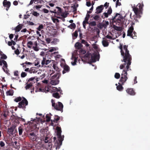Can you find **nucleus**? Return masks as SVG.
I'll return each mask as SVG.
<instances>
[{
    "instance_id": "3c124183",
    "label": "nucleus",
    "mask_w": 150,
    "mask_h": 150,
    "mask_svg": "<svg viewBox=\"0 0 150 150\" xmlns=\"http://www.w3.org/2000/svg\"><path fill=\"white\" fill-rule=\"evenodd\" d=\"M105 38L110 39H112V37L111 36L109 35H106V36L104 38H103V40L105 39Z\"/></svg>"
},
{
    "instance_id": "0eeeda50",
    "label": "nucleus",
    "mask_w": 150,
    "mask_h": 150,
    "mask_svg": "<svg viewBox=\"0 0 150 150\" xmlns=\"http://www.w3.org/2000/svg\"><path fill=\"white\" fill-rule=\"evenodd\" d=\"M91 59L89 60V62L91 63L95 62L96 61V60H98L99 59V55H97L96 53H93L91 54Z\"/></svg>"
},
{
    "instance_id": "4be33fe9",
    "label": "nucleus",
    "mask_w": 150,
    "mask_h": 150,
    "mask_svg": "<svg viewBox=\"0 0 150 150\" xmlns=\"http://www.w3.org/2000/svg\"><path fill=\"white\" fill-rule=\"evenodd\" d=\"M59 81L57 79L56 80H52L51 81V83L52 85H55L59 83Z\"/></svg>"
},
{
    "instance_id": "b1692460",
    "label": "nucleus",
    "mask_w": 150,
    "mask_h": 150,
    "mask_svg": "<svg viewBox=\"0 0 150 150\" xmlns=\"http://www.w3.org/2000/svg\"><path fill=\"white\" fill-rule=\"evenodd\" d=\"M52 67H53V69L56 71H57L58 72H59L60 71V69L57 66H56V64H54L53 65Z\"/></svg>"
},
{
    "instance_id": "052dcab7",
    "label": "nucleus",
    "mask_w": 150,
    "mask_h": 150,
    "mask_svg": "<svg viewBox=\"0 0 150 150\" xmlns=\"http://www.w3.org/2000/svg\"><path fill=\"white\" fill-rule=\"evenodd\" d=\"M10 127L13 130L16 129V126L15 125H12Z\"/></svg>"
},
{
    "instance_id": "ddd939ff",
    "label": "nucleus",
    "mask_w": 150,
    "mask_h": 150,
    "mask_svg": "<svg viewBox=\"0 0 150 150\" xmlns=\"http://www.w3.org/2000/svg\"><path fill=\"white\" fill-rule=\"evenodd\" d=\"M133 30H134V28L133 26H131V27H130L128 31H127V36H129L130 37L132 36V33L133 32Z\"/></svg>"
},
{
    "instance_id": "a18cd8bd",
    "label": "nucleus",
    "mask_w": 150,
    "mask_h": 150,
    "mask_svg": "<svg viewBox=\"0 0 150 150\" xmlns=\"http://www.w3.org/2000/svg\"><path fill=\"white\" fill-rule=\"evenodd\" d=\"M89 24L91 26H94L96 25V23L95 21H93L91 22Z\"/></svg>"
},
{
    "instance_id": "e2e57ef3",
    "label": "nucleus",
    "mask_w": 150,
    "mask_h": 150,
    "mask_svg": "<svg viewBox=\"0 0 150 150\" xmlns=\"http://www.w3.org/2000/svg\"><path fill=\"white\" fill-rule=\"evenodd\" d=\"M15 53L17 55H18L20 53V52L19 51V50L18 49H17L15 51Z\"/></svg>"
},
{
    "instance_id": "6e6d98bb",
    "label": "nucleus",
    "mask_w": 150,
    "mask_h": 150,
    "mask_svg": "<svg viewBox=\"0 0 150 150\" xmlns=\"http://www.w3.org/2000/svg\"><path fill=\"white\" fill-rule=\"evenodd\" d=\"M121 5V3L119 2V0H117L116 4V7H117V6H120Z\"/></svg>"
},
{
    "instance_id": "69168bd1",
    "label": "nucleus",
    "mask_w": 150,
    "mask_h": 150,
    "mask_svg": "<svg viewBox=\"0 0 150 150\" xmlns=\"http://www.w3.org/2000/svg\"><path fill=\"white\" fill-rule=\"evenodd\" d=\"M18 71H14V75L15 76H17L18 75Z\"/></svg>"
},
{
    "instance_id": "473e14b6",
    "label": "nucleus",
    "mask_w": 150,
    "mask_h": 150,
    "mask_svg": "<svg viewBox=\"0 0 150 150\" xmlns=\"http://www.w3.org/2000/svg\"><path fill=\"white\" fill-rule=\"evenodd\" d=\"M37 2V3H39L40 2V0H31L30 2L29 5H31L33 3L35 4H37V3H36Z\"/></svg>"
},
{
    "instance_id": "09e8293b",
    "label": "nucleus",
    "mask_w": 150,
    "mask_h": 150,
    "mask_svg": "<svg viewBox=\"0 0 150 150\" xmlns=\"http://www.w3.org/2000/svg\"><path fill=\"white\" fill-rule=\"evenodd\" d=\"M80 50L79 51V52L80 53H81L83 54H85L86 53V51L83 50L81 48L80 49H79Z\"/></svg>"
},
{
    "instance_id": "aec40b11",
    "label": "nucleus",
    "mask_w": 150,
    "mask_h": 150,
    "mask_svg": "<svg viewBox=\"0 0 150 150\" xmlns=\"http://www.w3.org/2000/svg\"><path fill=\"white\" fill-rule=\"evenodd\" d=\"M75 46L76 49H80L82 47L83 45L81 43L77 42L75 44Z\"/></svg>"
},
{
    "instance_id": "f704fd0d",
    "label": "nucleus",
    "mask_w": 150,
    "mask_h": 150,
    "mask_svg": "<svg viewBox=\"0 0 150 150\" xmlns=\"http://www.w3.org/2000/svg\"><path fill=\"white\" fill-rule=\"evenodd\" d=\"M22 100V98L21 97H18L14 99V100L16 102H18L19 101H21Z\"/></svg>"
},
{
    "instance_id": "cd10ccee",
    "label": "nucleus",
    "mask_w": 150,
    "mask_h": 150,
    "mask_svg": "<svg viewBox=\"0 0 150 150\" xmlns=\"http://www.w3.org/2000/svg\"><path fill=\"white\" fill-rule=\"evenodd\" d=\"M113 28L115 30L118 31H120L122 30V28L121 27H118L114 25Z\"/></svg>"
},
{
    "instance_id": "c9c22d12",
    "label": "nucleus",
    "mask_w": 150,
    "mask_h": 150,
    "mask_svg": "<svg viewBox=\"0 0 150 150\" xmlns=\"http://www.w3.org/2000/svg\"><path fill=\"white\" fill-rule=\"evenodd\" d=\"M103 15H104L101 16V17L103 18H108V16L109 14L107 13L104 12L103 13Z\"/></svg>"
},
{
    "instance_id": "4d7b16f0",
    "label": "nucleus",
    "mask_w": 150,
    "mask_h": 150,
    "mask_svg": "<svg viewBox=\"0 0 150 150\" xmlns=\"http://www.w3.org/2000/svg\"><path fill=\"white\" fill-rule=\"evenodd\" d=\"M45 58H43V60L42 61L41 64L42 65V66H43L45 63Z\"/></svg>"
},
{
    "instance_id": "20e7f679",
    "label": "nucleus",
    "mask_w": 150,
    "mask_h": 150,
    "mask_svg": "<svg viewBox=\"0 0 150 150\" xmlns=\"http://www.w3.org/2000/svg\"><path fill=\"white\" fill-rule=\"evenodd\" d=\"M51 102L52 103V106L55 109L57 110L60 111L62 112H63V105L62 103L58 102V104H55V103L54 102V100L53 99L51 100Z\"/></svg>"
},
{
    "instance_id": "c85d7f7f",
    "label": "nucleus",
    "mask_w": 150,
    "mask_h": 150,
    "mask_svg": "<svg viewBox=\"0 0 150 150\" xmlns=\"http://www.w3.org/2000/svg\"><path fill=\"white\" fill-rule=\"evenodd\" d=\"M26 86H25V88L26 90L30 88H31V87L33 86V83H26Z\"/></svg>"
},
{
    "instance_id": "58836bf2",
    "label": "nucleus",
    "mask_w": 150,
    "mask_h": 150,
    "mask_svg": "<svg viewBox=\"0 0 150 150\" xmlns=\"http://www.w3.org/2000/svg\"><path fill=\"white\" fill-rule=\"evenodd\" d=\"M120 74L118 73H116L115 75V77L116 79H118L120 77Z\"/></svg>"
},
{
    "instance_id": "c03bdc74",
    "label": "nucleus",
    "mask_w": 150,
    "mask_h": 150,
    "mask_svg": "<svg viewBox=\"0 0 150 150\" xmlns=\"http://www.w3.org/2000/svg\"><path fill=\"white\" fill-rule=\"evenodd\" d=\"M43 28V26L42 24L40 25L39 27L37 28V29L38 31H40L41 29Z\"/></svg>"
},
{
    "instance_id": "f03ea898",
    "label": "nucleus",
    "mask_w": 150,
    "mask_h": 150,
    "mask_svg": "<svg viewBox=\"0 0 150 150\" xmlns=\"http://www.w3.org/2000/svg\"><path fill=\"white\" fill-rule=\"evenodd\" d=\"M144 6V4L143 2L142 3H139L136 6L134 5L132 7L133 11L136 16L134 18V20L135 22H138L137 18H140L141 17V15L142 14L143 10V7Z\"/></svg>"
},
{
    "instance_id": "7c9ffc66",
    "label": "nucleus",
    "mask_w": 150,
    "mask_h": 150,
    "mask_svg": "<svg viewBox=\"0 0 150 150\" xmlns=\"http://www.w3.org/2000/svg\"><path fill=\"white\" fill-rule=\"evenodd\" d=\"M76 27V25L74 23H72L69 26H68V27L71 29L75 28Z\"/></svg>"
},
{
    "instance_id": "412c9836",
    "label": "nucleus",
    "mask_w": 150,
    "mask_h": 150,
    "mask_svg": "<svg viewBox=\"0 0 150 150\" xmlns=\"http://www.w3.org/2000/svg\"><path fill=\"white\" fill-rule=\"evenodd\" d=\"M102 45L104 47H107L109 45V42L106 40H103L102 41Z\"/></svg>"
},
{
    "instance_id": "a211bd4d",
    "label": "nucleus",
    "mask_w": 150,
    "mask_h": 150,
    "mask_svg": "<svg viewBox=\"0 0 150 150\" xmlns=\"http://www.w3.org/2000/svg\"><path fill=\"white\" fill-rule=\"evenodd\" d=\"M91 54L90 53H86L84 56V58L85 60L88 61L89 62L90 57H91Z\"/></svg>"
},
{
    "instance_id": "338daca9",
    "label": "nucleus",
    "mask_w": 150,
    "mask_h": 150,
    "mask_svg": "<svg viewBox=\"0 0 150 150\" xmlns=\"http://www.w3.org/2000/svg\"><path fill=\"white\" fill-rule=\"evenodd\" d=\"M43 11L44 13H47L49 12V11L46 8H43Z\"/></svg>"
},
{
    "instance_id": "603ef678",
    "label": "nucleus",
    "mask_w": 150,
    "mask_h": 150,
    "mask_svg": "<svg viewBox=\"0 0 150 150\" xmlns=\"http://www.w3.org/2000/svg\"><path fill=\"white\" fill-rule=\"evenodd\" d=\"M5 145V143L4 142H3L2 141H0V146L1 147H3Z\"/></svg>"
},
{
    "instance_id": "ea45409f",
    "label": "nucleus",
    "mask_w": 150,
    "mask_h": 150,
    "mask_svg": "<svg viewBox=\"0 0 150 150\" xmlns=\"http://www.w3.org/2000/svg\"><path fill=\"white\" fill-rule=\"evenodd\" d=\"M32 14L35 16L37 17L40 15L39 13L36 11H33Z\"/></svg>"
},
{
    "instance_id": "2f4dec72",
    "label": "nucleus",
    "mask_w": 150,
    "mask_h": 150,
    "mask_svg": "<svg viewBox=\"0 0 150 150\" xmlns=\"http://www.w3.org/2000/svg\"><path fill=\"white\" fill-rule=\"evenodd\" d=\"M40 132L43 135L45 134V132H47V130L46 128H42L40 130Z\"/></svg>"
},
{
    "instance_id": "c756f323",
    "label": "nucleus",
    "mask_w": 150,
    "mask_h": 150,
    "mask_svg": "<svg viewBox=\"0 0 150 150\" xmlns=\"http://www.w3.org/2000/svg\"><path fill=\"white\" fill-rule=\"evenodd\" d=\"M39 90L40 91L44 92H45L46 93L48 92L49 91L48 90V88L47 87H45V89H42L41 88H39Z\"/></svg>"
},
{
    "instance_id": "423d86ee",
    "label": "nucleus",
    "mask_w": 150,
    "mask_h": 150,
    "mask_svg": "<svg viewBox=\"0 0 150 150\" xmlns=\"http://www.w3.org/2000/svg\"><path fill=\"white\" fill-rule=\"evenodd\" d=\"M27 136L33 142L35 141L38 142V139H39V137L34 132H29L27 134Z\"/></svg>"
},
{
    "instance_id": "393cba45",
    "label": "nucleus",
    "mask_w": 150,
    "mask_h": 150,
    "mask_svg": "<svg viewBox=\"0 0 150 150\" xmlns=\"http://www.w3.org/2000/svg\"><path fill=\"white\" fill-rule=\"evenodd\" d=\"M60 74L59 73L57 72L56 74H55L52 77V78L53 79H54L55 78H57V79H59L60 76Z\"/></svg>"
},
{
    "instance_id": "e433bc0d",
    "label": "nucleus",
    "mask_w": 150,
    "mask_h": 150,
    "mask_svg": "<svg viewBox=\"0 0 150 150\" xmlns=\"http://www.w3.org/2000/svg\"><path fill=\"white\" fill-rule=\"evenodd\" d=\"M137 33L135 31H134L132 34V36H131L132 37L133 39H136L137 38Z\"/></svg>"
},
{
    "instance_id": "2eb2a0df",
    "label": "nucleus",
    "mask_w": 150,
    "mask_h": 150,
    "mask_svg": "<svg viewBox=\"0 0 150 150\" xmlns=\"http://www.w3.org/2000/svg\"><path fill=\"white\" fill-rule=\"evenodd\" d=\"M11 117L12 119H15V120H17L18 121L19 120H21L22 121L25 122L24 119L21 117H19L18 116H15L13 115Z\"/></svg>"
},
{
    "instance_id": "7ed1b4c3",
    "label": "nucleus",
    "mask_w": 150,
    "mask_h": 150,
    "mask_svg": "<svg viewBox=\"0 0 150 150\" xmlns=\"http://www.w3.org/2000/svg\"><path fill=\"white\" fill-rule=\"evenodd\" d=\"M56 129L57 131V134L58 137V139L57 141L55 143V146L56 147V149H59L62 145V141L64 140V136H62L61 135L62 131L60 127L58 126L56 128Z\"/></svg>"
},
{
    "instance_id": "9b49d317",
    "label": "nucleus",
    "mask_w": 150,
    "mask_h": 150,
    "mask_svg": "<svg viewBox=\"0 0 150 150\" xmlns=\"http://www.w3.org/2000/svg\"><path fill=\"white\" fill-rule=\"evenodd\" d=\"M104 8V6L103 5H101L98 6L96 8L95 13L98 14L101 13Z\"/></svg>"
},
{
    "instance_id": "de8ad7c7",
    "label": "nucleus",
    "mask_w": 150,
    "mask_h": 150,
    "mask_svg": "<svg viewBox=\"0 0 150 150\" xmlns=\"http://www.w3.org/2000/svg\"><path fill=\"white\" fill-rule=\"evenodd\" d=\"M14 130H13L11 127L8 129V132L10 134H12L13 133Z\"/></svg>"
},
{
    "instance_id": "13d9d810",
    "label": "nucleus",
    "mask_w": 150,
    "mask_h": 150,
    "mask_svg": "<svg viewBox=\"0 0 150 150\" xmlns=\"http://www.w3.org/2000/svg\"><path fill=\"white\" fill-rule=\"evenodd\" d=\"M86 23H88L86 21H83V26L84 28L85 29H86Z\"/></svg>"
},
{
    "instance_id": "774afa93",
    "label": "nucleus",
    "mask_w": 150,
    "mask_h": 150,
    "mask_svg": "<svg viewBox=\"0 0 150 150\" xmlns=\"http://www.w3.org/2000/svg\"><path fill=\"white\" fill-rule=\"evenodd\" d=\"M48 138L47 137H45V139H44V141H45V143H48V142H49V141L48 140Z\"/></svg>"
},
{
    "instance_id": "a19ab883",
    "label": "nucleus",
    "mask_w": 150,
    "mask_h": 150,
    "mask_svg": "<svg viewBox=\"0 0 150 150\" xmlns=\"http://www.w3.org/2000/svg\"><path fill=\"white\" fill-rule=\"evenodd\" d=\"M78 31L77 30H76L72 34L73 36L76 38L78 35Z\"/></svg>"
},
{
    "instance_id": "f257e3e1",
    "label": "nucleus",
    "mask_w": 150,
    "mask_h": 150,
    "mask_svg": "<svg viewBox=\"0 0 150 150\" xmlns=\"http://www.w3.org/2000/svg\"><path fill=\"white\" fill-rule=\"evenodd\" d=\"M128 45H125L123 46V50L125 51V52L122 49V45L120 44L119 48L120 50L121 55L123 57V59L121 61L124 63L120 65V68L122 69L125 68L123 70L122 73L121 74V77L119 81L121 83H119V85L117 86V89L119 91H122L124 89L122 85L124 84V83L127 81L128 79L127 76V71L131 70L130 65L131 63L132 57L129 54V51L128 50Z\"/></svg>"
},
{
    "instance_id": "f3484780",
    "label": "nucleus",
    "mask_w": 150,
    "mask_h": 150,
    "mask_svg": "<svg viewBox=\"0 0 150 150\" xmlns=\"http://www.w3.org/2000/svg\"><path fill=\"white\" fill-rule=\"evenodd\" d=\"M60 119V117L58 115H55L54 116V119L53 120H51V121L52 123V122H54L56 123H57L58 122V121Z\"/></svg>"
},
{
    "instance_id": "5fc2aeb1",
    "label": "nucleus",
    "mask_w": 150,
    "mask_h": 150,
    "mask_svg": "<svg viewBox=\"0 0 150 150\" xmlns=\"http://www.w3.org/2000/svg\"><path fill=\"white\" fill-rule=\"evenodd\" d=\"M1 58L3 59H5L7 58V57L4 54H3L2 55H1Z\"/></svg>"
},
{
    "instance_id": "a878e982",
    "label": "nucleus",
    "mask_w": 150,
    "mask_h": 150,
    "mask_svg": "<svg viewBox=\"0 0 150 150\" xmlns=\"http://www.w3.org/2000/svg\"><path fill=\"white\" fill-rule=\"evenodd\" d=\"M52 96L53 97L57 99L59 98L60 97V96L59 95V93L57 92L53 93Z\"/></svg>"
},
{
    "instance_id": "8fccbe9b",
    "label": "nucleus",
    "mask_w": 150,
    "mask_h": 150,
    "mask_svg": "<svg viewBox=\"0 0 150 150\" xmlns=\"http://www.w3.org/2000/svg\"><path fill=\"white\" fill-rule=\"evenodd\" d=\"M112 10L110 7L109 8V9L107 13L109 15H110L112 13Z\"/></svg>"
},
{
    "instance_id": "bf43d9fd",
    "label": "nucleus",
    "mask_w": 150,
    "mask_h": 150,
    "mask_svg": "<svg viewBox=\"0 0 150 150\" xmlns=\"http://www.w3.org/2000/svg\"><path fill=\"white\" fill-rule=\"evenodd\" d=\"M33 48L35 51H38L39 50V49L38 48L37 46H33Z\"/></svg>"
},
{
    "instance_id": "72a5a7b5",
    "label": "nucleus",
    "mask_w": 150,
    "mask_h": 150,
    "mask_svg": "<svg viewBox=\"0 0 150 150\" xmlns=\"http://www.w3.org/2000/svg\"><path fill=\"white\" fill-rule=\"evenodd\" d=\"M33 43L31 41H29L27 44V46L28 48H31L32 47V45H33Z\"/></svg>"
},
{
    "instance_id": "0e129e2a",
    "label": "nucleus",
    "mask_w": 150,
    "mask_h": 150,
    "mask_svg": "<svg viewBox=\"0 0 150 150\" xmlns=\"http://www.w3.org/2000/svg\"><path fill=\"white\" fill-rule=\"evenodd\" d=\"M94 19L96 20H98L99 18V16L98 15H96L94 17Z\"/></svg>"
},
{
    "instance_id": "680f3d73",
    "label": "nucleus",
    "mask_w": 150,
    "mask_h": 150,
    "mask_svg": "<svg viewBox=\"0 0 150 150\" xmlns=\"http://www.w3.org/2000/svg\"><path fill=\"white\" fill-rule=\"evenodd\" d=\"M56 8L58 9L57 11V12L58 13L61 12L62 11V10L61 8L57 6Z\"/></svg>"
},
{
    "instance_id": "49530a36",
    "label": "nucleus",
    "mask_w": 150,
    "mask_h": 150,
    "mask_svg": "<svg viewBox=\"0 0 150 150\" xmlns=\"http://www.w3.org/2000/svg\"><path fill=\"white\" fill-rule=\"evenodd\" d=\"M27 73L25 72H22L21 74V76L22 78L25 77L27 76Z\"/></svg>"
},
{
    "instance_id": "f8f14e48",
    "label": "nucleus",
    "mask_w": 150,
    "mask_h": 150,
    "mask_svg": "<svg viewBox=\"0 0 150 150\" xmlns=\"http://www.w3.org/2000/svg\"><path fill=\"white\" fill-rule=\"evenodd\" d=\"M63 68L64 69V70L62 71V74H63L65 73L66 72H68L70 71V67L68 65L66 64H65L63 66Z\"/></svg>"
},
{
    "instance_id": "bb28decb",
    "label": "nucleus",
    "mask_w": 150,
    "mask_h": 150,
    "mask_svg": "<svg viewBox=\"0 0 150 150\" xmlns=\"http://www.w3.org/2000/svg\"><path fill=\"white\" fill-rule=\"evenodd\" d=\"M52 116V115L50 113V114H47L46 115V120L47 122H49L50 121V116Z\"/></svg>"
},
{
    "instance_id": "39448f33",
    "label": "nucleus",
    "mask_w": 150,
    "mask_h": 150,
    "mask_svg": "<svg viewBox=\"0 0 150 150\" xmlns=\"http://www.w3.org/2000/svg\"><path fill=\"white\" fill-rule=\"evenodd\" d=\"M23 100L18 103V107L22 108L24 110L26 108V106L28 105V102L26 99L24 97H22Z\"/></svg>"
},
{
    "instance_id": "79ce46f5",
    "label": "nucleus",
    "mask_w": 150,
    "mask_h": 150,
    "mask_svg": "<svg viewBox=\"0 0 150 150\" xmlns=\"http://www.w3.org/2000/svg\"><path fill=\"white\" fill-rule=\"evenodd\" d=\"M103 26L104 27H106L107 25H109V22L108 21H105V23H103L102 24Z\"/></svg>"
},
{
    "instance_id": "864d4df0",
    "label": "nucleus",
    "mask_w": 150,
    "mask_h": 150,
    "mask_svg": "<svg viewBox=\"0 0 150 150\" xmlns=\"http://www.w3.org/2000/svg\"><path fill=\"white\" fill-rule=\"evenodd\" d=\"M77 62V59L75 58L74 59V62H71L72 64L73 65H74L76 64V62Z\"/></svg>"
},
{
    "instance_id": "1a4fd4ad",
    "label": "nucleus",
    "mask_w": 150,
    "mask_h": 150,
    "mask_svg": "<svg viewBox=\"0 0 150 150\" xmlns=\"http://www.w3.org/2000/svg\"><path fill=\"white\" fill-rule=\"evenodd\" d=\"M3 4V6L4 7H6V10L7 11H8L11 5L10 2L7 1V0H4Z\"/></svg>"
},
{
    "instance_id": "dca6fc26",
    "label": "nucleus",
    "mask_w": 150,
    "mask_h": 150,
    "mask_svg": "<svg viewBox=\"0 0 150 150\" xmlns=\"http://www.w3.org/2000/svg\"><path fill=\"white\" fill-rule=\"evenodd\" d=\"M23 25L22 24H19L16 27L14 30L16 32H19L23 28Z\"/></svg>"
},
{
    "instance_id": "6e6552de",
    "label": "nucleus",
    "mask_w": 150,
    "mask_h": 150,
    "mask_svg": "<svg viewBox=\"0 0 150 150\" xmlns=\"http://www.w3.org/2000/svg\"><path fill=\"white\" fill-rule=\"evenodd\" d=\"M112 20L113 22H115L116 21L119 22V21L121 22V20L122 19V17L120 14L117 13L115 16L112 17Z\"/></svg>"
},
{
    "instance_id": "6ab92c4d",
    "label": "nucleus",
    "mask_w": 150,
    "mask_h": 150,
    "mask_svg": "<svg viewBox=\"0 0 150 150\" xmlns=\"http://www.w3.org/2000/svg\"><path fill=\"white\" fill-rule=\"evenodd\" d=\"M19 134V135H22L23 131V125L19 126L18 128Z\"/></svg>"
},
{
    "instance_id": "37998d69",
    "label": "nucleus",
    "mask_w": 150,
    "mask_h": 150,
    "mask_svg": "<svg viewBox=\"0 0 150 150\" xmlns=\"http://www.w3.org/2000/svg\"><path fill=\"white\" fill-rule=\"evenodd\" d=\"M59 41V40L57 38H54L53 40V41L51 43L56 45L57 44V43L56 42Z\"/></svg>"
},
{
    "instance_id": "5701e85b",
    "label": "nucleus",
    "mask_w": 150,
    "mask_h": 150,
    "mask_svg": "<svg viewBox=\"0 0 150 150\" xmlns=\"http://www.w3.org/2000/svg\"><path fill=\"white\" fill-rule=\"evenodd\" d=\"M13 90H10L6 91V94L7 96H12L13 95Z\"/></svg>"
},
{
    "instance_id": "9d476101",
    "label": "nucleus",
    "mask_w": 150,
    "mask_h": 150,
    "mask_svg": "<svg viewBox=\"0 0 150 150\" xmlns=\"http://www.w3.org/2000/svg\"><path fill=\"white\" fill-rule=\"evenodd\" d=\"M3 62L4 65L3 69L5 73L8 74V70L7 68L8 65L6 62L4 60H3Z\"/></svg>"
},
{
    "instance_id": "4c0bfd02",
    "label": "nucleus",
    "mask_w": 150,
    "mask_h": 150,
    "mask_svg": "<svg viewBox=\"0 0 150 150\" xmlns=\"http://www.w3.org/2000/svg\"><path fill=\"white\" fill-rule=\"evenodd\" d=\"M90 17V15L89 14H87L85 18V20L84 21H86L88 23V20Z\"/></svg>"
},
{
    "instance_id": "4468645a",
    "label": "nucleus",
    "mask_w": 150,
    "mask_h": 150,
    "mask_svg": "<svg viewBox=\"0 0 150 150\" xmlns=\"http://www.w3.org/2000/svg\"><path fill=\"white\" fill-rule=\"evenodd\" d=\"M126 92L132 96H134L135 94L133 89L132 88H128L126 90Z\"/></svg>"
}]
</instances>
